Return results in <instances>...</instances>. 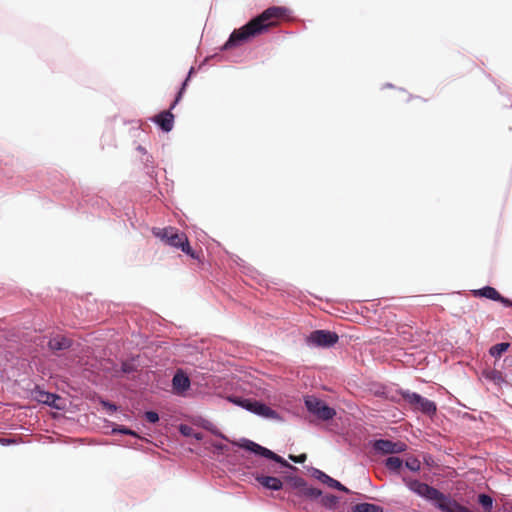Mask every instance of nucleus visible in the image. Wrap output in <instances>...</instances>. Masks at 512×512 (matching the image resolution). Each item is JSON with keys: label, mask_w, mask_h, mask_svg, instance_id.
I'll return each instance as SVG.
<instances>
[{"label": "nucleus", "mask_w": 512, "mask_h": 512, "mask_svg": "<svg viewBox=\"0 0 512 512\" xmlns=\"http://www.w3.org/2000/svg\"><path fill=\"white\" fill-rule=\"evenodd\" d=\"M286 15L287 9L284 7L272 6L267 8L241 28L235 29L225 43L224 49L238 46L253 37L269 31L277 26Z\"/></svg>", "instance_id": "nucleus-1"}, {"label": "nucleus", "mask_w": 512, "mask_h": 512, "mask_svg": "<svg viewBox=\"0 0 512 512\" xmlns=\"http://www.w3.org/2000/svg\"><path fill=\"white\" fill-rule=\"evenodd\" d=\"M406 486L418 496L434 503L442 512H472L450 496L416 479L404 478Z\"/></svg>", "instance_id": "nucleus-2"}, {"label": "nucleus", "mask_w": 512, "mask_h": 512, "mask_svg": "<svg viewBox=\"0 0 512 512\" xmlns=\"http://www.w3.org/2000/svg\"><path fill=\"white\" fill-rule=\"evenodd\" d=\"M153 235L164 242L166 245L180 249L193 259H200V253L192 249L187 235L180 232L176 227L168 226L164 228H153Z\"/></svg>", "instance_id": "nucleus-3"}, {"label": "nucleus", "mask_w": 512, "mask_h": 512, "mask_svg": "<svg viewBox=\"0 0 512 512\" xmlns=\"http://www.w3.org/2000/svg\"><path fill=\"white\" fill-rule=\"evenodd\" d=\"M235 445L243 448V449H246L248 451H251L257 455H260V456H263L265 458H268V459H271L273 461H275L276 463H279L282 467H286V468H290V469H293V470H296V467L292 466L291 464H289L284 458H282L281 456L277 455L276 453H274L273 451L251 441V440H248V439H242L240 442L238 443H234Z\"/></svg>", "instance_id": "nucleus-4"}, {"label": "nucleus", "mask_w": 512, "mask_h": 512, "mask_svg": "<svg viewBox=\"0 0 512 512\" xmlns=\"http://www.w3.org/2000/svg\"><path fill=\"white\" fill-rule=\"evenodd\" d=\"M304 403L307 410L320 420L327 421L336 415L334 408L315 396H306Z\"/></svg>", "instance_id": "nucleus-5"}, {"label": "nucleus", "mask_w": 512, "mask_h": 512, "mask_svg": "<svg viewBox=\"0 0 512 512\" xmlns=\"http://www.w3.org/2000/svg\"><path fill=\"white\" fill-rule=\"evenodd\" d=\"M403 399L409 403L415 410L421 411L426 415H434L436 413V404L421 395L414 392L402 393Z\"/></svg>", "instance_id": "nucleus-6"}, {"label": "nucleus", "mask_w": 512, "mask_h": 512, "mask_svg": "<svg viewBox=\"0 0 512 512\" xmlns=\"http://www.w3.org/2000/svg\"><path fill=\"white\" fill-rule=\"evenodd\" d=\"M339 340L337 333L328 330H315L307 337V343L316 347H331Z\"/></svg>", "instance_id": "nucleus-7"}, {"label": "nucleus", "mask_w": 512, "mask_h": 512, "mask_svg": "<svg viewBox=\"0 0 512 512\" xmlns=\"http://www.w3.org/2000/svg\"><path fill=\"white\" fill-rule=\"evenodd\" d=\"M288 480H289L291 486L294 489L298 490V493L300 495H303V496H306L309 498H318L321 495L320 490L313 488V487H308L306 481L301 477L291 476V477H288Z\"/></svg>", "instance_id": "nucleus-8"}, {"label": "nucleus", "mask_w": 512, "mask_h": 512, "mask_svg": "<svg viewBox=\"0 0 512 512\" xmlns=\"http://www.w3.org/2000/svg\"><path fill=\"white\" fill-rule=\"evenodd\" d=\"M373 447L376 451L383 454H394L405 451L406 444L403 442H393L390 440L379 439L374 442Z\"/></svg>", "instance_id": "nucleus-9"}, {"label": "nucleus", "mask_w": 512, "mask_h": 512, "mask_svg": "<svg viewBox=\"0 0 512 512\" xmlns=\"http://www.w3.org/2000/svg\"><path fill=\"white\" fill-rule=\"evenodd\" d=\"M473 294L476 297H485L487 299L501 302L507 307H512V300L503 297L494 287L485 286L481 289L474 290Z\"/></svg>", "instance_id": "nucleus-10"}, {"label": "nucleus", "mask_w": 512, "mask_h": 512, "mask_svg": "<svg viewBox=\"0 0 512 512\" xmlns=\"http://www.w3.org/2000/svg\"><path fill=\"white\" fill-rule=\"evenodd\" d=\"M255 479L261 486L268 490L278 491L283 487L282 481L277 477L268 476L263 473H257Z\"/></svg>", "instance_id": "nucleus-11"}, {"label": "nucleus", "mask_w": 512, "mask_h": 512, "mask_svg": "<svg viewBox=\"0 0 512 512\" xmlns=\"http://www.w3.org/2000/svg\"><path fill=\"white\" fill-rule=\"evenodd\" d=\"M153 121L159 125L163 131L169 132L172 130L174 125V115L170 110H165L156 115L153 118Z\"/></svg>", "instance_id": "nucleus-12"}, {"label": "nucleus", "mask_w": 512, "mask_h": 512, "mask_svg": "<svg viewBox=\"0 0 512 512\" xmlns=\"http://www.w3.org/2000/svg\"><path fill=\"white\" fill-rule=\"evenodd\" d=\"M172 386L176 393L181 394L190 387V379L182 371H177L172 379Z\"/></svg>", "instance_id": "nucleus-13"}, {"label": "nucleus", "mask_w": 512, "mask_h": 512, "mask_svg": "<svg viewBox=\"0 0 512 512\" xmlns=\"http://www.w3.org/2000/svg\"><path fill=\"white\" fill-rule=\"evenodd\" d=\"M482 376L497 386H501L504 382V376L501 371L494 368H487L482 371Z\"/></svg>", "instance_id": "nucleus-14"}, {"label": "nucleus", "mask_w": 512, "mask_h": 512, "mask_svg": "<svg viewBox=\"0 0 512 512\" xmlns=\"http://www.w3.org/2000/svg\"><path fill=\"white\" fill-rule=\"evenodd\" d=\"M71 346V341L64 336H56L49 340L48 347L52 351H60L68 349Z\"/></svg>", "instance_id": "nucleus-15"}, {"label": "nucleus", "mask_w": 512, "mask_h": 512, "mask_svg": "<svg viewBox=\"0 0 512 512\" xmlns=\"http://www.w3.org/2000/svg\"><path fill=\"white\" fill-rule=\"evenodd\" d=\"M317 478L322 483L327 484L331 488H334V489H337V490H340V491H343L346 493L349 492V490L344 485H342L339 481L333 479L332 477H330L329 475L325 474L322 471L317 470Z\"/></svg>", "instance_id": "nucleus-16"}, {"label": "nucleus", "mask_w": 512, "mask_h": 512, "mask_svg": "<svg viewBox=\"0 0 512 512\" xmlns=\"http://www.w3.org/2000/svg\"><path fill=\"white\" fill-rule=\"evenodd\" d=\"M252 412L265 418L275 419L278 417V414L275 410L258 401H255L254 409Z\"/></svg>", "instance_id": "nucleus-17"}, {"label": "nucleus", "mask_w": 512, "mask_h": 512, "mask_svg": "<svg viewBox=\"0 0 512 512\" xmlns=\"http://www.w3.org/2000/svg\"><path fill=\"white\" fill-rule=\"evenodd\" d=\"M352 512H383V509L375 504L359 503L352 508Z\"/></svg>", "instance_id": "nucleus-18"}, {"label": "nucleus", "mask_w": 512, "mask_h": 512, "mask_svg": "<svg viewBox=\"0 0 512 512\" xmlns=\"http://www.w3.org/2000/svg\"><path fill=\"white\" fill-rule=\"evenodd\" d=\"M509 348V343H498L490 348V355L499 358L503 353H505Z\"/></svg>", "instance_id": "nucleus-19"}, {"label": "nucleus", "mask_w": 512, "mask_h": 512, "mask_svg": "<svg viewBox=\"0 0 512 512\" xmlns=\"http://www.w3.org/2000/svg\"><path fill=\"white\" fill-rule=\"evenodd\" d=\"M385 465L389 470L397 472L402 467L403 461L399 457L391 456L386 459Z\"/></svg>", "instance_id": "nucleus-20"}, {"label": "nucleus", "mask_w": 512, "mask_h": 512, "mask_svg": "<svg viewBox=\"0 0 512 512\" xmlns=\"http://www.w3.org/2000/svg\"><path fill=\"white\" fill-rule=\"evenodd\" d=\"M479 504L484 508L485 512H491L493 507V499L486 494H480L478 496Z\"/></svg>", "instance_id": "nucleus-21"}, {"label": "nucleus", "mask_w": 512, "mask_h": 512, "mask_svg": "<svg viewBox=\"0 0 512 512\" xmlns=\"http://www.w3.org/2000/svg\"><path fill=\"white\" fill-rule=\"evenodd\" d=\"M233 403L245 408L246 410L252 412L254 409V403L255 401H252L250 399H242V398H232L230 399Z\"/></svg>", "instance_id": "nucleus-22"}, {"label": "nucleus", "mask_w": 512, "mask_h": 512, "mask_svg": "<svg viewBox=\"0 0 512 512\" xmlns=\"http://www.w3.org/2000/svg\"><path fill=\"white\" fill-rule=\"evenodd\" d=\"M321 503L329 509H333L338 503V497L334 495H325L321 499Z\"/></svg>", "instance_id": "nucleus-23"}, {"label": "nucleus", "mask_w": 512, "mask_h": 512, "mask_svg": "<svg viewBox=\"0 0 512 512\" xmlns=\"http://www.w3.org/2000/svg\"><path fill=\"white\" fill-rule=\"evenodd\" d=\"M405 465L409 470H411L413 472L419 471L420 467H421V463L417 458L407 459L405 462Z\"/></svg>", "instance_id": "nucleus-24"}, {"label": "nucleus", "mask_w": 512, "mask_h": 512, "mask_svg": "<svg viewBox=\"0 0 512 512\" xmlns=\"http://www.w3.org/2000/svg\"><path fill=\"white\" fill-rule=\"evenodd\" d=\"M179 431L184 436H194L198 440L202 438L200 434H193V428L188 425H181Z\"/></svg>", "instance_id": "nucleus-25"}, {"label": "nucleus", "mask_w": 512, "mask_h": 512, "mask_svg": "<svg viewBox=\"0 0 512 512\" xmlns=\"http://www.w3.org/2000/svg\"><path fill=\"white\" fill-rule=\"evenodd\" d=\"M189 80V77L184 81V83L182 84V87L180 89V91L178 92L177 96H176V99L174 100V102L172 103L171 107H170V110L173 109L177 103L180 101L181 97H182V94H183V91L185 90L186 86H187V82Z\"/></svg>", "instance_id": "nucleus-26"}, {"label": "nucleus", "mask_w": 512, "mask_h": 512, "mask_svg": "<svg viewBox=\"0 0 512 512\" xmlns=\"http://www.w3.org/2000/svg\"><path fill=\"white\" fill-rule=\"evenodd\" d=\"M145 418L150 423H156L159 420V415L154 411H147L145 413Z\"/></svg>", "instance_id": "nucleus-27"}, {"label": "nucleus", "mask_w": 512, "mask_h": 512, "mask_svg": "<svg viewBox=\"0 0 512 512\" xmlns=\"http://www.w3.org/2000/svg\"><path fill=\"white\" fill-rule=\"evenodd\" d=\"M43 396L45 398H42L41 401L49 405L53 404L54 400L58 398L56 395L51 393H45Z\"/></svg>", "instance_id": "nucleus-28"}, {"label": "nucleus", "mask_w": 512, "mask_h": 512, "mask_svg": "<svg viewBox=\"0 0 512 512\" xmlns=\"http://www.w3.org/2000/svg\"><path fill=\"white\" fill-rule=\"evenodd\" d=\"M114 432H120V433H123V434H126V435H132V436H136V433L124 426H120L119 428H114L113 429Z\"/></svg>", "instance_id": "nucleus-29"}, {"label": "nucleus", "mask_w": 512, "mask_h": 512, "mask_svg": "<svg viewBox=\"0 0 512 512\" xmlns=\"http://www.w3.org/2000/svg\"><path fill=\"white\" fill-rule=\"evenodd\" d=\"M289 458L296 463H304L307 459V456L306 454H301L298 456L289 455Z\"/></svg>", "instance_id": "nucleus-30"}, {"label": "nucleus", "mask_w": 512, "mask_h": 512, "mask_svg": "<svg viewBox=\"0 0 512 512\" xmlns=\"http://www.w3.org/2000/svg\"><path fill=\"white\" fill-rule=\"evenodd\" d=\"M102 406L107 409V411L109 412H114L117 410V406L115 404H112L110 402H107V401H102Z\"/></svg>", "instance_id": "nucleus-31"}]
</instances>
